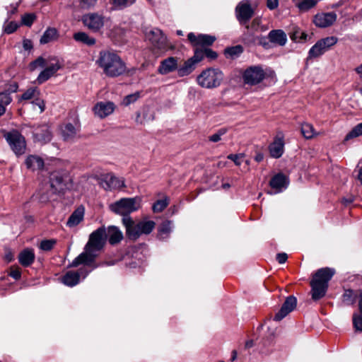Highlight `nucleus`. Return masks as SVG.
I'll list each match as a JSON object with an SVG mask.
<instances>
[{
  "label": "nucleus",
  "mask_w": 362,
  "mask_h": 362,
  "mask_svg": "<svg viewBox=\"0 0 362 362\" xmlns=\"http://www.w3.org/2000/svg\"><path fill=\"white\" fill-rule=\"evenodd\" d=\"M105 228H99L93 231L86 245L84 252L76 257L70 266L76 267L80 264H83L85 266H91L93 269L97 268L98 265L94 264L95 259L98 255L97 252L103 248L105 244Z\"/></svg>",
  "instance_id": "1"
},
{
  "label": "nucleus",
  "mask_w": 362,
  "mask_h": 362,
  "mask_svg": "<svg viewBox=\"0 0 362 362\" xmlns=\"http://www.w3.org/2000/svg\"><path fill=\"white\" fill-rule=\"evenodd\" d=\"M97 64L109 77L119 76L127 70L126 64L121 57L112 51H101Z\"/></svg>",
  "instance_id": "2"
},
{
  "label": "nucleus",
  "mask_w": 362,
  "mask_h": 362,
  "mask_svg": "<svg viewBox=\"0 0 362 362\" xmlns=\"http://www.w3.org/2000/svg\"><path fill=\"white\" fill-rule=\"evenodd\" d=\"M141 207V198L136 197L132 198H122L111 204L110 209L116 214L122 216L123 218L130 217L129 214Z\"/></svg>",
  "instance_id": "3"
},
{
  "label": "nucleus",
  "mask_w": 362,
  "mask_h": 362,
  "mask_svg": "<svg viewBox=\"0 0 362 362\" xmlns=\"http://www.w3.org/2000/svg\"><path fill=\"white\" fill-rule=\"evenodd\" d=\"M223 79V74L218 69L209 68L202 71L197 76V83L202 88L212 89L220 86Z\"/></svg>",
  "instance_id": "4"
},
{
  "label": "nucleus",
  "mask_w": 362,
  "mask_h": 362,
  "mask_svg": "<svg viewBox=\"0 0 362 362\" xmlns=\"http://www.w3.org/2000/svg\"><path fill=\"white\" fill-rule=\"evenodd\" d=\"M146 38L151 42L153 47L160 52H165L174 49V47L168 42L167 37L163 32L155 28L146 34Z\"/></svg>",
  "instance_id": "5"
},
{
  "label": "nucleus",
  "mask_w": 362,
  "mask_h": 362,
  "mask_svg": "<svg viewBox=\"0 0 362 362\" xmlns=\"http://www.w3.org/2000/svg\"><path fill=\"white\" fill-rule=\"evenodd\" d=\"M338 42L334 36L327 37L318 40L309 50L308 59L317 58L322 55Z\"/></svg>",
  "instance_id": "6"
},
{
  "label": "nucleus",
  "mask_w": 362,
  "mask_h": 362,
  "mask_svg": "<svg viewBox=\"0 0 362 362\" xmlns=\"http://www.w3.org/2000/svg\"><path fill=\"white\" fill-rule=\"evenodd\" d=\"M5 139L16 155L20 156L25 153L26 142L24 136L16 130L8 132Z\"/></svg>",
  "instance_id": "7"
},
{
  "label": "nucleus",
  "mask_w": 362,
  "mask_h": 362,
  "mask_svg": "<svg viewBox=\"0 0 362 362\" xmlns=\"http://www.w3.org/2000/svg\"><path fill=\"white\" fill-rule=\"evenodd\" d=\"M266 73L260 66H251L246 69L243 74L245 84L255 86L261 83L265 78Z\"/></svg>",
  "instance_id": "8"
},
{
  "label": "nucleus",
  "mask_w": 362,
  "mask_h": 362,
  "mask_svg": "<svg viewBox=\"0 0 362 362\" xmlns=\"http://www.w3.org/2000/svg\"><path fill=\"white\" fill-rule=\"evenodd\" d=\"M255 13L250 0L241 1L235 8V16L240 25H247Z\"/></svg>",
  "instance_id": "9"
},
{
  "label": "nucleus",
  "mask_w": 362,
  "mask_h": 362,
  "mask_svg": "<svg viewBox=\"0 0 362 362\" xmlns=\"http://www.w3.org/2000/svg\"><path fill=\"white\" fill-rule=\"evenodd\" d=\"M99 185L105 190L112 191L124 187L125 180L123 177H117L113 173H107L100 176Z\"/></svg>",
  "instance_id": "10"
},
{
  "label": "nucleus",
  "mask_w": 362,
  "mask_h": 362,
  "mask_svg": "<svg viewBox=\"0 0 362 362\" xmlns=\"http://www.w3.org/2000/svg\"><path fill=\"white\" fill-rule=\"evenodd\" d=\"M22 100H32L33 109L35 107L39 108V112L42 113L45 110V103L44 100L40 98V91L37 87H31L27 89L19 98V102Z\"/></svg>",
  "instance_id": "11"
},
{
  "label": "nucleus",
  "mask_w": 362,
  "mask_h": 362,
  "mask_svg": "<svg viewBox=\"0 0 362 362\" xmlns=\"http://www.w3.org/2000/svg\"><path fill=\"white\" fill-rule=\"evenodd\" d=\"M83 25L94 33L100 32L105 24V17L98 13H90L82 17Z\"/></svg>",
  "instance_id": "12"
},
{
  "label": "nucleus",
  "mask_w": 362,
  "mask_h": 362,
  "mask_svg": "<svg viewBox=\"0 0 362 362\" xmlns=\"http://www.w3.org/2000/svg\"><path fill=\"white\" fill-rule=\"evenodd\" d=\"M284 135L282 132H279L269 146L270 156L274 158H280L284 152Z\"/></svg>",
  "instance_id": "13"
},
{
  "label": "nucleus",
  "mask_w": 362,
  "mask_h": 362,
  "mask_svg": "<svg viewBox=\"0 0 362 362\" xmlns=\"http://www.w3.org/2000/svg\"><path fill=\"white\" fill-rule=\"evenodd\" d=\"M187 38L193 47L200 46L201 48L211 45L216 40V37L212 35L199 34L196 35L194 33H189Z\"/></svg>",
  "instance_id": "14"
},
{
  "label": "nucleus",
  "mask_w": 362,
  "mask_h": 362,
  "mask_svg": "<svg viewBox=\"0 0 362 362\" xmlns=\"http://www.w3.org/2000/svg\"><path fill=\"white\" fill-rule=\"evenodd\" d=\"M88 273L89 271L85 268H81L76 272L69 271L63 276L62 281L66 286L72 287L78 284L81 276L84 279Z\"/></svg>",
  "instance_id": "15"
},
{
  "label": "nucleus",
  "mask_w": 362,
  "mask_h": 362,
  "mask_svg": "<svg viewBox=\"0 0 362 362\" xmlns=\"http://www.w3.org/2000/svg\"><path fill=\"white\" fill-rule=\"evenodd\" d=\"M297 305V299L293 296L286 298L279 311L274 315L273 320L274 321H281L288 313L293 311Z\"/></svg>",
  "instance_id": "16"
},
{
  "label": "nucleus",
  "mask_w": 362,
  "mask_h": 362,
  "mask_svg": "<svg viewBox=\"0 0 362 362\" xmlns=\"http://www.w3.org/2000/svg\"><path fill=\"white\" fill-rule=\"evenodd\" d=\"M122 223L126 228V233L129 238L136 240L142 235L139 222L135 223L131 217L122 218Z\"/></svg>",
  "instance_id": "17"
},
{
  "label": "nucleus",
  "mask_w": 362,
  "mask_h": 362,
  "mask_svg": "<svg viewBox=\"0 0 362 362\" xmlns=\"http://www.w3.org/2000/svg\"><path fill=\"white\" fill-rule=\"evenodd\" d=\"M334 12L321 13L315 16L313 22L318 28H327L332 25L337 20Z\"/></svg>",
  "instance_id": "18"
},
{
  "label": "nucleus",
  "mask_w": 362,
  "mask_h": 362,
  "mask_svg": "<svg viewBox=\"0 0 362 362\" xmlns=\"http://www.w3.org/2000/svg\"><path fill=\"white\" fill-rule=\"evenodd\" d=\"M115 108V105L112 102H98L95 105L93 112L97 117L103 119L111 115Z\"/></svg>",
  "instance_id": "19"
},
{
  "label": "nucleus",
  "mask_w": 362,
  "mask_h": 362,
  "mask_svg": "<svg viewBox=\"0 0 362 362\" xmlns=\"http://www.w3.org/2000/svg\"><path fill=\"white\" fill-rule=\"evenodd\" d=\"M177 58L175 57H169L160 62V65L158 68V72L160 74L166 75L174 71H177Z\"/></svg>",
  "instance_id": "20"
},
{
  "label": "nucleus",
  "mask_w": 362,
  "mask_h": 362,
  "mask_svg": "<svg viewBox=\"0 0 362 362\" xmlns=\"http://www.w3.org/2000/svg\"><path fill=\"white\" fill-rule=\"evenodd\" d=\"M334 274L335 270L334 269L329 267L322 268L315 273L311 281H316L328 286V282L331 280Z\"/></svg>",
  "instance_id": "21"
},
{
  "label": "nucleus",
  "mask_w": 362,
  "mask_h": 362,
  "mask_svg": "<svg viewBox=\"0 0 362 362\" xmlns=\"http://www.w3.org/2000/svg\"><path fill=\"white\" fill-rule=\"evenodd\" d=\"M79 131V126L75 127L71 123H67L61 128V134L63 139L69 142H72L78 137Z\"/></svg>",
  "instance_id": "22"
},
{
  "label": "nucleus",
  "mask_w": 362,
  "mask_h": 362,
  "mask_svg": "<svg viewBox=\"0 0 362 362\" xmlns=\"http://www.w3.org/2000/svg\"><path fill=\"white\" fill-rule=\"evenodd\" d=\"M49 182L54 193H59L65 187L64 174L58 171L52 172L49 176Z\"/></svg>",
  "instance_id": "23"
},
{
  "label": "nucleus",
  "mask_w": 362,
  "mask_h": 362,
  "mask_svg": "<svg viewBox=\"0 0 362 362\" xmlns=\"http://www.w3.org/2000/svg\"><path fill=\"white\" fill-rule=\"evenodd\" d=\"M35 139L42 144H46L51 141L52 134L47 124H42L35 129Z\"/></svg>",
  "instance_id": "24"
},
{
  "label": "nucleus",
  "mask_w": 362,
  "mask_h": 362,
  "mask_svg": "<svg viewBox=\"0 0 362 362\" xmlns=\"http://www.w3.org/2000/svg\"><path fill=\"white\" fill-rule=\"evenodd\" d=\"M62 68L61 64L58 60H56L55 63L49 64L47 68L42 71L37 76V81L38 83H42L47 81L56 72Z\"/></svg>",
  "instance_id": "25"
},
{
  "label": "nucleus",
  "mask_w": 362,
  "mask_h": 362,
  "mask_svg": "<svg viewBox=\"0 0 362 362\" xmlns=\"http://www.w3.org/2000/svg\"><path fill=\"white\" fill-rule=\"evenodd\" d=\"M288 185V177L283 173H278L273 176L269 182V185L277 192H281L286 189Z\"/></svg>",
  "instance_id": "26"
},
{
  "label": "nucleus",
  "mask_w": 362,
  "mask_h": 362,
  "mask_svg": "<svg viewBox=\"0 0 362 362\" xmlns=\"http://www.w3.org/2000/svg\"><path fill=\"white\" fill-rule=\"evenodd\" d=\"M35 255L33 249L25 248L18 256L19 263L24 267L30 266L35 261Z\"/></svg>",
  "instance_id": "27"
},
{
  "label": "nucleus",
  "mask_w": 362,
  "mask_h": 362,
  "mask_svg": "<svg viewBox=\"0 0 362 362\" xmlns=\"http://www.w3.org/2000/svg\"><path fill=\"white\" fill-rule=\"evenodd\" d=\"M268 38L272 43L284 46L287 42V37L282 30H272L269 33Z\"/></svg>",
  "instance_id": "28"
},
{
  "label": "nucleus",
  "mask_w": 362,
  "mask_h": 362,
  "mask_svg": "<svg viewBox=\"0 0 362 362\" xmlns=\"http://www.w3.org/2000/svg\"><path fill=\"white\" fill-rule=\"evenodd\" d=\"M84 211V207H78L68 218L66 226L69 228L78 226L83 220Z\"/></svg>",
  "instance_id": "29"
},
{
  "label": "nucleus",
  "mask_w": 362,
  "mask_h": 362,
  "mask_svg": "<svg viewBox=\"0 0 362 362\" xmlns=\"http://www.w3.org/2000/svg\"><path fill=\"white\" fill-rule=\"evenodd\" d=\"M312 298L314 300H317L325 296L327 288V286L323 285L316 281H310Z\"/></svg>",
  "instance_id": "30"
},
{
  "label": "nucleus",
  "mask_w": 362,
  "mask_h": 362,
  "mask_svg": "<svg viewBox=\"0 0 362 362\" xmlns=\"http://www.w3.org/2000/svg\"><path fill=\"white\" fill-rule=\"evenodd\" d=\"M25 164L27 168L35 171L43 168L44 160L42 158L37 156L30 155L26 158Z\"/></svg>",
  "instance_id": "31"
},
{
  "label": "nucleus",
  "mask_w": 362,
  "mask_h": 362,
  "mask_svg": "<svg viewBox=\"0 0 362 362\" xmlns=\"http://www.w3.org/2000/svg\"><path fill=\"white\" fill-rule=\"evenodd\" d=\"M105 238H107L110 244L115 245L122 240L123 235L117 227L110 226L107 228Z\"/></svg>",
  "instance_id": "32"
},
{
  "label": "nucleus",
  "mask_w": 362,
  "mask_h": 362,
  "mask_svg": "<svg viewBox=\"0 0 362 362\" xmlns=\"http://www.w3.org/2000/svg\"><path fill=\"white\" fill-rule=\"evenodd\" d=\"M196 68V64L191 58L186 60L184 64L177 67V75L183 77L189 75Z\"/></svg>",
  "instance_id": "33"
},
{
  "label": "nucleus",
  "mask_w": 362,
  "mask_h": 362,
  "mask_svg": "<svg viewBox=\"0 0 362 362\" xmlns=\"http://www.w3.org/2000/svg\"><path fill=\"white\" fill-rule=\"evenodd\" d=\"M73 38L76 42H81L88 46L95 45L96 42L94 37H90L84 32H78L74 33Z\"/></svg>",
  "instance_id": "34"
},
{
  "label": "nucleus",
  "mask_w": 362,
  "mask_h": 362,
  "mask_svg": "<svg viewBox=\"0 0 362 362\" xmlns=\"http://www.w3.org/2000/svg\"><path fill=\"white\" fill-rule=\"evenodd\" d=\"M12 102V98L8 92L0 93V117L4 115L6 106Z\"/></svg>",
  "instance_id": "35"
},
{
  "label": "nucleus",
  "mask_w": 362,
  "mask_h": 362,
  "mask_svg": "<svg viewBox=\"0 0 362 362\" xmlns=\"http://www.w3.org/2000/svg\"><path fill=\"white\" fill-rule=\"evenodd\" d=\"M57 37V30L55 28H47L40 38L41 44L48 43Z\"/></svg>",
  "instance_id": "36"
},
{
  "label": "nucleus",
  "mask_w": 362,
  "mask_h": 362,
  "mask_svg": "<svg viewBox=\"0 0 362 362\" xmlns=\"http://www.w3.org/2000/svg\"><path fill=\"white\" fill-rule=\"evenodd\" d=\"M246 28L250 30L252 33L265 31L267 28L262 25V21L260 18H255L252 20L250 25H245Z\"/></svg>",
  "instance_id": "37"
},
{
  "label": "nucleus",
  "mask_w": 362,
  "mask_h": 362,
  "mask_svg": "<svg viewBox=\"0 0 362 362\" xmlns=\"http://www.w3.org/2000/svg\"><path fill=\"white\" fill-rule=\"evenodd\" d=\"M358 295L353 290H346L342 296L343 303L347 305H352L355 303Z\"/></svg>",
  "instance_id": "38"
},
{
  "label": "nucleus",
  "mask_w": 362,
  "mask_h": 362,
  "mask_svg": "<svg viewBox=\"0 0 362 362\" xmlns=\"http://www.w3.org/2000/svg\"><path fill=\"white\" fill-rule=\"evenodd\" d=\"M301 133L303 136L307 139H312L315 135V132L313 126L308 122L302 124Z\"/></svg>",
  "instance_id": "39"
},
{
  "label": "nucleus",
  "mask_w": 362,
  "mask_h": 362,
  "mask_svg": "<svg viewBox=\"0 0 362 362\" xmlns=\"http://www.w3.org/2000/svg\"><path fill=\"white\" fill-rule=\"evenodd\" d=\"M243 52V48L241 45H236L230 47H227L225 49V55L226 57L234 59L238 57Z\"/></svg>",
  "instance_id": "40"
},
{
  "label": "nucleus",
  "mask_w": 362,
  "mask_h": 362,
  "mask_svg": "<svg viewBox=\"0 0 362 362\" xmlns=\"http://www.w3.org/2000/svg\"><path fill=\"white\" fill-rule=\"evenodd\" d=\"M139 226L142 234H149L155 228L156 223L153 221H142L139 222Z\"/></svg>",
  "instance_id": "41"
},
{
  "label": "nucleus",
  "mask_w": 362,
  "mask_h": 362,
  "mask_svg": "<svg viewBox=\"0 0 362 362\" xmlns=\"http://www.w3.org/2000/svg\"><path fill=\"white\" fill-rule=\"evenodd\" d=\"M169 204V199L165 197L163 199L157 200L153 205L152 209L154 213L163 211Z\"/></svg>",
  "instance_id": "42"
},
{
  "label": "nucleus",
  "mask_w": 362,
  "mask_h": 362,
  "mask_svg": "<svg viewBox=\"0 0 362 362\" xmlns=\"http://www.w3.org/2000/svg\"><path fill=\"white\" fill-rule=\"evenodd\" d=\"M136 0H111L114 8L117 10L123 9L133 4Z\"/></svg>",
  "instance_id": "43"
},
{
  "label": "nucleus",
  "mask_w": 362,
  "mask_h": 362,
  "mask_svg": "<svg viewBox=\"0 0 362 362\" xmlns=\"http://www.w3.org/2000/svg\"><path fill=\"white\" fill-rule=\"evenodd\" d=\"M359 136H362V122L356 125L351 129V131L346 134L345 137V141L349 140L355 137H358Z\"/></svg>",
  "instance_id": "44"
},
{
  "label": "nucleus",
  "mask_w": 362,
  "mask_h": 362,
  "mask_svg": "<svg viewBox=\"0 0 362 362\" xmlns=\"http://www.w3.org/2000/svg\"><path fill=\"white\" fill-rule=\"evenodd\" d=\"M173 228V222L171 221H165L159 226L158 232L160 235H168Z\"/></svg>",
  "instance_id": "45"
},
{
  "label": "nucleus",
  "mask_w": 362,
  "mask_h": 362,
  "mask_svg": "<svg viewBox=\"0 0 362 362\" xmlns=\"http://www.w3.org/2000/svg\"><path fill=\"white\" fill-rule=\"evenodd\" d=\"M204 48L197 47L194 49V55L190 57L195 64L200 62L205 57Z\"/></svg>",
  "instance_id": "46"
},
{
  "label": "nucleus",
  "mask_w": 362,
  "mask_h": 362,
  "mask_svg": "<svg viewBox=\"0 0 362 362\" xmlns=\"http://www.w3.org/2000/svg\"><path fill=\"white\" fill-rule=\"evenodd\" d=\"M56 243L57 240L55 239L43 240L40 244V249L43 251H50Z\"/></svg>",
  "instance_id": "47"
},
{
  "label": "nucleus",
  "mask_w": 362,
  "mask_h": 362,
  "mask_svg": "<svg viewBox=\"0 0 362 362\" xmlns=\"http://www.w3.org/2000/svg\"><path fill=\"white\" fill-rule=\"evenodd\" d=\"M140 98V93L136 92L132 94H129L125 96L122 102V104L124 106H128L130 104L136 102Z\"/></svg>",
  "instance_id": "48"
},
{
  "label": "nucleus",
  "mask_w": 362,
  "mask_h": 362,
  "mask_svg": "<svg viewBox=\"0 0 362 362\" xmlns=\"http://www.w3.org/2000/svg\"><path fill=\"white\" fill-rule=\"evenodd\" d=\"M46 64V60L43 57H39L37 59L30 64V69L33 71L37 67H44Z\"/></svg>",
  "instance_id": "49"
},
{
  "label": "nucleus",
  "mask_w": 362,
  "mask_h": 362,
  "mask_svg": "<svg viewBox=\"0 0 362 362\" xmlns=\"http://www.w3.org/2000/svg\"><path fill=\"white\" fill-rule=\"evenodd\" d=\"M35 15L33 13H26L22 16V24L30 27L35 20Z\"/></svg>",
  "instance_id": "50"
},
{
  "label": "nucleus",
  "mask_w": 362,
  "mask_h": 362,
  "mask_svg": "<svg viewBox=\"0 0 362 362\" xmlns=\"http://www.w3.org/2000/svg\"><path fill=\"white\" fill-rule=\"evenodd\" d=\"M226 132H227L226 129L221 128V129H218L216 133L211 135L209 137V140L210 141L214 142V143L218 142L221 139V136L223 135H224Z\"/></svg>",
  "instance_id": "51"
},
{
  "label": "nucleus",
  "mask_w": 362,
  "mask_h": 362,
  "mask_svg": "<svg viewBox=\"0 0 362 362\" xmlns=\"http://www.w3.org/2000/svg\"><path fill=\"white\" fill-rule=\"evenodd\" d=\"M8 275L15 280H19L21 277V271L18 266H11L9 269Z\"/></svg>",
  "instance_id": "52"
},
{
  "label": "nucleus",
  "mask_w": 362,
  "mask_h": 362,
  "mask_svg": "<svg viewBox=\"0 0 362 362\" xmlns=\"http://www.w3.org/2000/svg\"><path fill=\"white\" fill-rule=\"evenodd\" d=\"M244 157L245 154L243 153L229 154L227 156L228 159L233 160L237 166H240L241 165Z\"/></svg>",
  "instance_id": "53"
},
{
  "label": "nucleus",
  "mask_w": 362,
  "mask_h": 362,
  "mask_svg": "<svg viewBox=\"0 0 362 362\" xmlns=\"http://www.w3.org/2000/svg\"><path fill=\"white\" fill-rule=\"evenodd\" d=\"M353 324L355 329L358 331L362 332V315L354 314Z\"/></svg>",
  "instance_id": "54"
},
{
  "label": "nucleus",
  "mask_w": 362,
  "mask_h": 362,
  "mask_svg": "<svg viewBox=\"0 0 362 362\" xmlns=\"http://www.w3.org/2000/svg\"><path fill=\"white\" fill-rule=\"evenodd\" d=\"M18 28V25L17 23L14 21H11L4 26V30L7 34H11L13 32H15Z\"/></svg>",
  "instance_id": "55"
},
{
  "label": "nucleus",
  "mask_w": 362,
  "mask_h": 362,
  "mask_svg": "<svg viewBox=\"0 0 362 362\" xmlns=\"http://www.w3.org/2000/svg\"><path fill=\"white\" fill-rule=\"evenodd\" d=\"M98 0H80V6L83 9H89L93 7Z\"/></svg>",
  "instance_id": "56"
},
{
  "label": "nucleus",
  "mask_w": 362,
  "mask_h": 362,
  "mask_svg": "<svg viewBox=\"0 0 362 362\" xmlns=\"http://www.w3.org/2000/svg\"><path fill=\"white\" fill-rule=\"evenodd\" d=\"M204 49L205 57H206L209 60H213L217 58L218 54L216 52L213 51L211 49L208 47L204 48Z\"/></svg>",
  "instance_id": "57"
},
{
  "label": "nucleus",
  "mask_w": 362,
  "mask_h": 362,
  "mask_svg": "<svg viewBox=\"0 0 362 362\" xmlns=\"http://www.w3.org/2000/svg\"><path fill=\"white\" fill-rule=\"evenodd\" d=\"M300 30L298 28H294L293 31L290 33V37L293 41L300 40Z\"/></svg>",
  "instance_id": "58"
},
{
  "label": "nucleus",
  "mask_w": 362,
  "mask_h": 362,
  "mask_svg": "<svg viewBox=\"0 0 362 362\" xmlns=\"http://www.w3.org/2000/svg\"><path fill=\"white\" fill-rule=\"evenodd\" d=\"M288 255L285 252L278 253L276 255V260L279 264H284L286 262Z\"/></svg>",
  "instance_id": "59"
},
{
  "label": "nucleus",
  "mask_w": 362,
  "mask_h": 362,
  "mask_svg": "<svg viewBox=\"0 0 362 362\" xmlns=\"http://www.w3.org/2000/svg\"><path fill=\"white\" fill-rule=\"evenodd\" d=\"M279 6V0H267V6L270 10L276 8Z\"/></svg>",
  "instance_id": "60"
},
{
  "label": "nucleus",
  "mask_w": 362,
  "mask_h": 362,
  "mask_svg": "<svg viewBox=\"0 0 362 362\" xmlns=\"http://www.w3.org/2000/svg\"><path fill=\"white\" fill-rule=\"evenodd\" d=\"M356 171L358 172L357 178L362 184V160H361L356 167Z\"/></svg>",
  "instance_id": "61"
},
{
  "label": "nucleus",
  "mask_w": 362,
  "mask_h": 362,
  "mask_svg": "<svg viewBox=\"0 0 362 362\" xmlns=\"http://www.w3.org/2000/svg\"><path fill=\"white\" fill-rule=\"evenodd\" d=\"M23 47L25 50H30L33 49V42L30 40L25 39L23 42Z\"/></svg>",
  "instance_id": "62"
},
{
  "label": "nucleus",
  "mask_w": 362,
  "mask_h": 362,
  "mask_svg": "<svg viewBox=\"0 0 362 362\" xmlns=\"http://www.w3.org/2000/svg\"><path fill=\"white\" fill-rule=\"evenodd\" d=\"M18 86L16 83H13V84H11L8 88V90H6L5 92H8L9 93V94L11 95V93H15L18 90Z\"/></svg>",
  "instance_id": "63"
},
{
  "label": "nucleus",
  "mask_w": 362,
  "mask_h": 362,
  "mask_svg": "<svg viewBox=\"0 0 362 362\" xmlns=\"http://www.w3.org/2000/svg\"><path fill=\"white\" fill-rule=\"evenodd\" d=\"M358 298V308L360 313L362 315V291H359Z\"/></svg>",
  "instance_id": "64"
}]
</instances>
